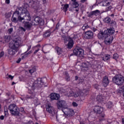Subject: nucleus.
Segmentation results:
<instances>
[{"mask_svg": "<svg viewBox=\"0 0 124 124\" xmlns=\"http://www.w3.org/2000/svg\"><path fill=\"white\" fill-rule=\"evenodd\" d=\"M108 33L111 35L114 34V33H115V29L110 28L104 32H101L99 33L98 34V38H99V39H103V40H105V43L109 45L113 42L114 38L112 36L109 35Z\"/></svg>", "mask_w": 124, "mask_h": 124, "instance_id": "obj_1", "label": "nucleus"}, {"mask_svg": "<svg viewBox=\"0 0 124 124\" xmlns=\"http://www.w3.org/2000/svg\"><path fill=\"white\" fill-rule=\"evenodd\" d=\"M44 87V82H42L41 78H39L36 80L31 86V89L28 90L29 94L26 95V98L27 99H32L35 97V92L34 90L35 89H40Z\"/></svg>", "mask_w": 124, "mask_h": 124, "instance_id": "obj_2", "label": "nucleus"}, {"mask_svg": "<svg viewBox=\"0 0 124 124\" xmlns=\"http://www.w3.org/2000/svg\"><path fill=\"white\" fill-rule=\"evenodd\" d=\"M22 39L20 37L16 38L13 40V41L10 43V49H8V54L11 56L15 55V53L18 51V49L22 45Z\"/></svg>", "mask_w": 124, "mask_h": 124, "instance_id": "obj_3", "label": "nucleus"}, {"mask_svg": "<svg viewBox=\"0 0 124 124\" xmlns=\"http://www.w3.org/2000/svg\"><path fill=\"white\" fill-rule=\"evenodd\" d=\"M112 82L118 86H122L124 83V77L121 75H117L112 78Z\"/></svg>", "mask_w": 124, "mask_h": 124, "instance_id": "obj_4", "label": "nucleus"}, {"mask_svg": "<svg viewBox=\"0 0 124 124\" xmlns=\"http://www.w3.org/2000/svg\"><path fill=\"white\" fill-rule=\"evenodd\" d=\"M8 109L10 111V113L13 116H19L20 112L18 107L15 104H11L8 106Z\"/></svg>", "mask_w": 124, "mask_h": 124, "instance_id": "obj_5", "label": "nucleus"}, {"mask_svg": "<svg viewBox=\"0 0 124 124\" xmlns=\"http://www.w3.org/2000/svg\"><path fill=\"white\" fill-rule=\"evenodd\" d=\"M57 108L59 110L62 109L64 114H65V112L63 111V109H67V103L64 100H59L57 102Z\"/></svg>", "mask_w": 124, "mask_h": 124, "instance_id": "obj_6", "label": "nucleus"}, {"mask_svg": "<svg viewBox=\"0 0 124 124\" xmlns=\"http://www.w3.org/2000/svg\"><path fill=\"white\" fill-rule=\"evenodd\" d=\"M20 13L24 14L27 15V13H29V12L27 9L25 8L20 7L16 9V10L14 12L13 17L14 16H16V17H19L20 16Z\"/></svg>", "mask_w": 124, "mask_h": 124, "instance_id": "obj_7", "label": "nucleus"}, {"mask_svg": "<svg viewBox=\"0 0 124 124\" xmlns=\"http://www.w3.org/2000/svg\"><path fill=\"white\" fill-rule=\"evenodd\" d=\"M84 49L80 47H77L73 50V54L79 58H83L84 57Z\"/></svg>", "mask_w": 124, "mask_h": 124, "instance_id": "obj_8", "label": "nucleus"}, {"mask_svg": "<svg viewBox=\"0 0 124 124\" xmlns=\"http://www.w3.org/2000/svg\"><path fill=\"white\" fill-rule=\"evenodd\" d=\"M32 25L34 26H44V20L39 16L36 17L34 19L32 22Z\"/></svg>", "mask_w": 124, "mask_h": 124, "instance_id": "obj_9", "label": "nucleus"}, {"mask_svg": "<svg viewBox=\"0 0 124 124\" xmlns=\"http://www.w3.org/2000/svg\"><path fill=\"white\" fill-rule=\"evenodd\" d=\"M17 17L19 22H22L23 20H24V21L23 22H29L31 21V15H30V13H27L23 17H21V16H18Z\"/></svg>", "mask_w": 124, "mask_h": 124, "instance_id": "obj_10", "label": "nucleus"}, {"mask_svg": "<svg viewBox=\"0 0 124 124\" xmlns=\"http://www.w3.org/2000/svg\"><path fill=\"white\" fill-rule=\"evenodd\" d=\"M85 36L88 39H92L93 37V32L91 31H87L85 32Z\"/></svg>", "mask_w": 124, "mask_h": 124, "instance_id": "obj_11", "label": "nucleus"}, {"mask_svg": "<svg viewBox=\"0 0 124 124\" xmlns=\"http://www.w3.org/2000/svg\"><path fill=\"white\" fill-rule=\"evenodd\" d=\"M94 111L95 113L101 114L103 112V108L99 107V106H96L94 107Z\"/></svg>", "mask_w": 124, "mask_h": 124, "instance_id": "obj_12", "label": "nucleus"}, {"mask_svg": "<svg viewBox=\"0 0 124 124\" xmlns=\"http://www.w3.org/2000/svg\"><path fill=\"white\" fill-rule=\"evenodd\" d=\"M50 98L52 100H58L60 98V95L56 93H52L50 94Z\"/></svg>", "mask_w": 124, "mask_h": 124, "instance_id": "obj_13", "label": "nucleus"}, {"mask_svg": "<svg viewBox=\"0 0 124 124\" xmlns=\"http://www.w3.org/2000/svg\"><path fill=\"white\" fill-rule=\"evenodd\" d=\"M71 0L73 2L72 4L73 5L74 8H77L75 9V11H76V12H78V11H79V8H78V7H79V3H78V2H77L76 0Z\"/></svg>", "mask_w": 124, "mask_h": 124, "instance_id": "obj_14", "label": "nucleus"}, {"mask_svg": "<svg viewBox=\"0 0 124 124\" xmlns=\"http://www.w3.org/2000/svg\"><path fill=\"white\" fill-rule=\"evenodd\" d=\"M99 14H100V11L98 10H96L90 12V13L88 15V17H91L93 15H95V16H98Z\"/></svg>", "mask_w": 124, "mask_h": 124, "instance_id": "obj_15", "label": "nucleus"}, {"mask_svg": "<svg viewBox=\"0 0 124 124\" xmlns=\"http://www.w3.org/2000/svg\"><path fill=\"white\" fill-rule=\"evenodd\" d=\"M23 24H24V28H25L27 30L31 29V26H32V23L31 24L29 22V21L23 22Z\"/></svg>", "mask_w": 124, "mask_h": 124, "instance_id": "obj_16", "label": "nucleus"}, {"mask_svg": "<svg viewBox=\"0 0 124 124\" xmlns=\"http://www.w3.org/2000/svg\"><path fill=\"white\" fill-rule=\"evenodd\" d=\"M109 82L110 81H109V79H108V77H105L103 80L104 87H107L109 85Z\"/></svg>", "mask_w": 124, "mask_h": 124, "instance_id": "obj_17", "label": "nucleus"}, {"mask_svg": "<svg viewBox=\"0 0 124 124\" xmlns=\"http://www.w3.org/2000/svg\"><path fill=\"white\" fill-rule=\"evenodd\" d=\"M46 111L48 112V113H49L50 114H52L53 113V111H54V108H53V107H52L50 105H47L46 106Z\"/></svg>", "mask_w": 124, "mask_h": 124, "instance_id": "obj_18", "label": "nucleus"}, {"mask_svg": "<svg viewBox=\"0 0 124 124\" xmlns=\"http://www.w3.org/2000/svg\"><path fill=\"white\" fill-rule=\"evenodd\" d=\"M104 99H105V96H103L102 94L98 95L96 97V100L97 101H99V102H102V101H104Z\"/></svg>", "mask_w": 124, "mask_h": 124, "instance_id": "obj_19", "label": "nucleus"}, {"mask_svg": "<svg viewBox=\"0 0 124 124\" xmlns=\"http://www.w3.org/2000/svg\"><path fill=\"white\" fill-rule=\"evenodd\" d=\"M102 59L104 62H107L111 59V56L109 54H105L104 57H102Z\"/></svg>", "mask_w": 124, "mask_h": 124, "instance_id": "obj_20", "label": "nucleus"}, {"mask_svg": "<svg viewBox=\"0 0 124 124\" xmlns=\"http://www.w3.org/2000/svg\"><path fill=\"white\" fill-rule=\"evenodd\" d=\"M68 7H69V5L67 4H62L61 9L62 10H63L64 12H66V11H67V8Z\"/></svg>", "mask_w": 124, "mask_h": 124, "instance_id": "obj_21", "label": "nucleus"}, {"mask_svg": "<svg viewBox=\"0 0 124 124\" xmlns=\"http://www.w3.org/2000/svg\"><path fill=\"white\" fill-rule=\"evenodd\" d=\"M67 109V115H69V116H73L74 115V110L71 108H66Z\"/></svg>", "mask_w": 124, "mask_h": 124, "instance_id": "obj_22", "label": "nucleus"}, {"mask_svg": "<svg viewBox=\"0 0 124 124\" xmlns=\"http://www.w3.org/2000/svg\"><path fill=\"white\" fill-rule=\"evenodd\" d=\"M113 106H114V105L111 101H108L106 104V107L108 109H111V108H113Z\"/></svg>", "mask_w": 124, "mask_h": 124, "instance_id": "obj_23", "label": "nucleus"}, {"mask_svg": "<svg viewBox=\"0 0 124 124\" xmlns=\"http://www.w3.org/2000/svg\"><path fill=\"white\" fill-rule=\"evenodd\" d=\"M74 44V43L73 41L72 40H70L69 41L68 44L67 45V48H69V49H71V48L73 47Z\"/></svg>", "mask_w": 124, "mask_h": 124, "instance_id": "obj_24", "label": "nucleus"}, {"mask_svg": "<svg viewBox=\"0 0 124 124\" xmlns=\"http://www.w3.org/2000/svg\"><path fill=\"white\" fill-rule=\"evenodd\" d=\"M51 35V31L47 30L46 31L44 34V37H49Z\"/></svg>", "mask_w": 124, "mask_h": 124, "instance_id": "obj_25", "label": "nucleus"}, {"mask_svg": "<svg viewBox=\"0 0 124 124\" xmlns=\"http://www.w3.org/2000/svg\"><path fill=\"white\" fill-rule=\"evenodd\" d=\"M69 38L71 40L73 41V40H75V39H77V38H78V36L77 34H72L70 35Z\"/></svg>", "mask_w": 124, "mask_h": 124, "instance_id": "obj_26", "label": "nucleus"}, {"mask_svg": "<svg viewBox=\"0 0 124 124\" xmlns=\"http://www.w3.org/2000/svg\"><path fill=\"white\" fill-rule=\"evenodd\" d=\"M110 5V2L107 0H104L103 1V6H108Z\"/></svg>", "mask_w": 124, "mask_h": 124, "instance_id": "obj_27", "label": "nucleus"}, {"mask_svg": "<svg viewBox=\"0 0 124 124\" xmlns=\"http://www.w3.org/2000/svg\"><path fill=\"white\" fill-rule=\"evenodd\" d=\"M55 50L58 54V55H61L62 54V49L58 46L56 47Z\"/></svg>", "mask_w": 124, "mask_h": 124, "instance_id": "obj_28", "label": "nucleus"}, {"mask_svg": "<svg viewBox=\"0 0 124 124\" xmlns=\"http://www.w3.org/2000/svg\"><path fill=\"white\" fill-rule=\"evenodd\" d=\"M5 42H9L10 41V36L6 35L4 37Z\"/></svg>", "mask_w": 124, "mask_h": 124, "instance_id": "obj_29", "label": "nucleus"}, {"mask_svg": "<svg viewBox=\"0 0 124 124\" xmlns=\"http://www.w3.org/2000/svg\"><path fill=\"white\" fill-rule=\"evenodd\" d=\"M104 22L107 23V24H109L111 22V18L110 17H106L104 19Z\"/></svg>", "mask_w": 124, "mask_h": 124, "instance_id": "obj_30", "label": "nucleus"}, {"mask_svg": "<svg viewBox=\"0 0 124 124\" xmlns=\"http://www.w3.org/2000/svg\"><path fill=\"white\" fill-rule=\"evenodd\" d=\"M113 59L116 60H118V59H119V54L117 53L114 54L113 56Z\"/></svg>", "mask_w": 124, "mask_h": 124, "instance_id": "obj_31", "label": "nucleus"}, {"mask_svg": "<svg viewBox=\"0 0 124 124\" xmlns=\"http://www.w3.org/2000/svg\"><path fill=\"white\" fill-rule=\"evenodd\" d=\"M34 104H35V105H39L40 104L38 99L34 100Z\"/></svg>", "mask_w": 124, "mask_h": 124, "instance_id": "obj_32", "label": "nucleus"}, {"mask_svg": "<svg viewBox=\"0 0 124 124\" xmlns=\"http://www.w3.org/2000/svg\"><path fill=\"white\" fill-rule=\"evenodd\" d=\"M111 9H112V6H109L107 7V8H106L105 12H108V11H110V10H111Z\"/></svg>", "mask_w": 124, "mask_h": 124, "instance_id": "obj_33", "label": "nucleus"}, {"mask_svg": "<svg viewBox=\"0 0 124 124\" xmlns=\"http://www.w3.org/2000/svg\"><path fill=\"white\" fill-rule=\"evenodd\" d=\"M110 24L112 27H116L117 26V23L115 21H111Z\"/></svg>", "mask_w": 124, "mask_h": 124, "instance_id": "obj_34", "label": "nucleus"}, {"mask_svg": "<svg viewBox=\"0 0 124 124\" xmlns=\"http://www.w3.org/2000/svg\"><path fill=\"white\" fill-rule=\"evenodd\" d=\"M29 56V55L27 54V52H26L25 53V54L21 57V59L22 60H24V59H26V58H27V57Z\"/></svg>", "mask_w": 124, "mask_h": 124, "instance_id": "obj_35", "label": "nucleus"}, {"mask_svg": "<svg viewBox=\"0 0 124 124\" xmlns=\"http://www.w3.org/2000/svg\"><path fill=\"white\" fill-rule=\"evenodd\" d=\"M74 93H73V92L70 91L69 93L68 94V96H69V97L73 96H74Z\"/></svg>", "mask_w": 124, "mask_h": 124, "instance_id": "obj_36", "label": "nucleus"}, {"mask_svg": "<svg viewBox=\"0 0 124 124\" xmlns=\"http://www.w3.org/2000/svg\"><path fill=\"white\" fill-rule=\"evenodd\" d=\"M89 28V26H88V24H85L83 27H82V30L84 31L85 30H86V29H88Z\"/></svg>", "mask_w": 124, "mask_h": 124, "instance_id": "obj_37", "label": "nucleus"}, {"mask_svg": "<svg viewBox=\"0 0 124 124\" xmlns=\"http://www.w3.org/2000/svg\"><path fill=\"white\" fill-rule=\"evenodd\" d=\"M66 91L65 90L63 89V88H61L60 90V93H66Z\"/></svg>", "mask_w": 124, "mask_h": 124, "instance_id": "obj_38", "label": "nucleus"}, {"mask_svg": "<svg viewBox=\"0 0 124 124\" xmlns=\"http://www.w3.org/2000/svg\"><path fill=\"white\" fill-rule=\"evenodd\" d=\"M8 31L10 34H11V33H12V31H13V28H11L9 29Z\"/></svg>", "mask_w": 124, "mask_h": 124, "instance_id": "obj_39", "label": "nucleus"}, {"mask_svg": "<svg viewBox=\"0 0 124 124\" xmlns=\"http://www.w3.org/2000/svg\"><path fill=\"white\" fill-rule=\"evenodd\" d=\"M83 67L84 68L85 70H87L88 69V66L86 65V63H84L82 64Z\"/></svg>", "mask_w": 124, "mask_h": 124, "instance_id": "obj_40", "label": "nucleus"}, {"mask_svg": "<svg viewBox=\"0 0 124 124\" xmlns=\"http://www.w3.org/2000/svg\"><path fill=\"white\" fill-rule=\"evenodd\" d=\"M14 76H12L11 75H8L7 79H11V80H13Z\"/></svg>", "mask_w": 124, "mask_h": 124, "instance_id": "obj_41", "label": "nucleus"}, {"mask_svg": "<svg viewBox=\"0 0 124 124\" xmlns=\"http://www.w3.org/2000/svg\"><path fill=\"white\" fill-rule=\"evenodd\" d=\"M87 58H88V59H89V60H93V56H92V55H88Z\"/></svg>", "mask_w": 124, "mask_h": 124, "instance_id": "obj_42", "label": "nucleus"}, {"mask_svg": "<svg viewBox=\"0 0 124 124\" xmlns=\"http://www.w3.org/2000/svg\"><path fill=\"white\" fill-rule=\"evenodd\" d=\"M78 95H79V93H74V96H74V97H78Z\"/></svg>", "mask_w": 124, "mask_h": 124, "instance_id": "obj_43", "label": "nucleus"}, {"mask_svg": "<svg viewBox=\"0 0 124 124\" xmlns=\"http://www.w3.org/2000/svg\"><path fill=\"white\" fill-rule=\"evenodd\" d=\"M12 21L14 22V23H17V19L16 17H13L12 19Z\"/></svg>", "mask_w": 124, "mask_h": 124, "instance_id": "obj_44", "label": "nucleus"}, {"mask_svg": "<svg viewBox=\"0 0 124 124\" xmlns=\"http://www.w3.org/2000/svg\"><path fill=\"white\" fill-rule=\"evenodd\" d=\"M73 106H74V107H77L78 106V104H77L76 102H73Z\"/></svg>", "mask_w": 124, "mask_h": 124, "instance_id": "obj_45", "label": "nucleus"}, {"mask_svg": "<svg viewBox=\"0 0 124 124\" xmlns=\"http://www.w3.org/2000/svg\"><path fill=\"white\" fill-rule=\"evenodd\" d=\"M29 72H30V73L32 74V73H33V72H34V69H30L29 70Z\"/></svg>", "mask_w": 124, "mask_h": 124, "instance_id": "obj_46", "label": "nucleus"}, {"mask_svg": "<svg viewBox=\"0 0 124 124\" xmlns=\"http://www.w3.org/2000/svg\"><path fill=\"white\" fill-rule=\"evenodd\" d=\"M3 56H4V52L3 51H1L0 53V58L3 57Z\"/></svg>", "mask_w": 124, "mask_h": 124, "instance_id": "obj_47", "label": "nucleus"}, {"mask_svg": "<svg viewBox=\"0 0 124 124\" xmlns=\"http://www.w3.org/2000/svg\"><path fill=\"white\" fill-rule=\"evenodd\" d=\"M19 29H20L21 31H26V29H25L24 27H20Z\"/></svg>", "mask_w": 124, "mask_h": 124, "instance_id": "obj_48", "label": "nucleus"}, {"mask_svg": "<svg viewBox=\"0 0 124 124\" xmlns=\"http://www.w3.org/2000/svg\"><path fill=\"white\" fill-rule=\"evenodd\" d=\"M62 39L63 40H64V41H66V36L63 35V36H62Z\"/></svg>", "mask_w": 124, "mask_h": 124, "instance_id": "obj_49", "label": "nucleus"}, {"mask_svg": "<svg viewBox=\"0 0 124 124\" xmlns=\"http://www.w3.org/2000/svg\"><path fill=\"white\" fill-rule=\"evenodd\" d=\"M30 49H31V45H30V46H28V47L27 50V51H26V53H27V52H29V50Z\"/></svg>", "mask_w": 124, "mask_h": 124, "instance_id": "obj_50", "label": "nucleus"}, {"mask_svg": "<svg viewBox=\"0 0 124 124\" xmlns=\"http://www.w3.org/2000/svg\"><path fill=\"white\" fill-rule=\"evenodd\" d=\"M40 50V48H38L37 49L34 51V54H36V53H37V52H38V51H39Z\"/></svg>", "mask_w": 124, "mask_h": 124, "instance_id": "obj_51", "label": "nucleus"}, {"mask_svg": "<svg viewBox=\"0 0 124 124\" xmlns=\"http://www.w3.org/2000/svg\"><path fill=\"white\" fill-rule=\"evenodd\" d=\"M6 3H7V4H9L10 3V0H5Z\"/></svg>", "mask_w": 124, "mask_h": 124, "instance_id": "obj_52", "label": "nucleus"}, {"mask_svg": "<svg viewBox=\"0 0 124 124\" xmlns=\"http://www.w3.org/2000/svg\"><path fill=\"white\" fill-rule=\"evenodd\" d=\"M21 58H19L18 60L16 61L17 63H20V62H21Z\"/></svg>", "mask_w": 124, "mask_h": 124, "instance_id": "obj_53", "label": "nucleus"}, {"mask_svg": "<svg viewBox=\"0 0 124 124\" xmlns=\"http://www.w3.org/2000/svg\"><path fill=\"white\" fill-rule=\"evenodd\" d=\"M4 116L2 115L0 117V120H4Z\"/></svg>", "mask_w": 124, "mask_h": 124, "instance_id": "obj_54", "label": "nucleus"}, {"mask_svg": "<svg viewBox=\"0 0 124 124\" xmlns=\"http://www.w3.org/2000/svg\"><path fill=\"white\" fill-rule=\"evenodd\" d=\"M87 0H80V2H81L82 3H84V2H86V1Z\"/></svg>", "mask_w": 124, "mask_h": 124, "instance_id": "obj_55", "label": "nucleus"}, {"mask_svg": "<svg viewBox=\"0 0 124 124\" xmlns=\"http://www.w3.org/2000/svg\"><path fill=\"white\" fill-rule=\"evenodd\" d=\"M31 53H32V51H31V50H30V51H29L28 53H27V54L28 55V56H29V55H30V54H31Z\"/></svg>", "mask_w": 124, "mask_h": 124, "instance_id": "obj_56", "label": "nucleus"}, {"mask_svg": "<svg viewBox=\"0 0 124 124\" xmlns=\"http://www.w3.org/2000/svg\"><path fill=\"white\" fill-rule=\"evenodd\" d=\"M65 79L67 81H69L70 78H69V77H67V78H65Z\"/></svg>", "mask_w": 124, "mask_h": 124, "instance_id": "obj_57", "label": "nucleus"}, {"mask_svg": "<svg viewBox=\"0 0 124 124\" xmlns=\"http://www.w3.org/2000/svg\"><path fill=\"white\" fill-rule=\"evenodd\" d=\"M36 47H40V45H38L36 46H35L33 47V48H36Z\"/></svg>", "mask_w": 124, "mask_h": 124, "instance_id": "obj_58", "label": "nucleus"}, {"mask_svg": "<svg viewBox=\"0 0 124 124\" xmlns=\"http://www.w3.org/2000/svg\"><path fill=\"white\" fill-rule=\"evenodd\" d=\"M110 16L111 17H112V18H114V14H111V15H110Z\"/></svg>", "mask_w": 124, "mask_h": 124, "instance_id": "obj_59", "label": "nucleus"}, {"mask_svg": "<svg viewBox=\"0 0 124 124\" xmlns=\"http://www.w3.org/2000/svg\"><path fill=\"white\" fill-rule=\"evenodd\" d=\"M93 31H96V29L95 28H93Z\"/></svg>", "mask_w": 124, "mask_h": 124, "instance_id": "obj_60", "label": "nucleus"}, {"mask_svg": "<svg viewBox=\"0 0 124 124\" xmlns=\"http://www.w3.org/2000/svg\"><path fill=\"white\" fill-rule=\"evenodd\" d=\"M122 124H124V118L122 119Z\"/></svg>", "mask_w": 124, "mask_h": 124, "instance_id": "obj_61", "label": "nucleus"}, {"mask_svg": "<svg viewBox=\"0 0 124 124\" xmlns=\"http://www.w3.org/2000/svg\"><path fill=\"white\" fill-rule=\"evenodd\" d=\"M14 85H15V82H13L12 83V86H13Z\"/></svg>", "mask_w": 124, "mask_h": 124, "instance_id": "obj_62", "label": "nucleus"}, {"mask_svg": "<svg viewBox=\"0 0 124 124\" xmlns=\"http://www.w3.org/2000/svg\"><path fill=\"white\" fill-rule=\"evenodd\" d=\"M75 78H76V80H78V76H76L75 77Z\"/></svg>", "mask_w": 124, "mask_h": 124, "instance_id": "obj_63", "label": "nucleus"}, {"mask_svg": "<svg viewBox=\"0 0 124 124\" xmlns=\"http://www.w3.org/2000/svg\"><path fill=\"white\" fill-rule=\"evenodd\" d=\"M44 3H45L46 2V0H43Z\"/></svg>", "mask_w": 124, "mask_h": 124, "instance_id": "obj_64", "label": "nucleus"}]
</instances>
